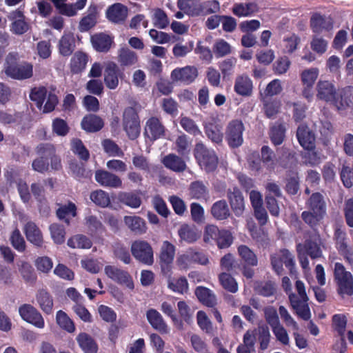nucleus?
I'll return each mask as SVG.
<instances>
[{
  "mask_svg": "<svg viewBox=\"0 0 353 353\" xmlns=\"http://www.w3.org/2000/svg\"><path fill=\"white\" fill-rule=\"evenodd\" d=\"M52 239L56 244L61 245L65 240V230L63 225L53 223L50 226Z\"/></svg>",
  "mask_w": 353,
  "mask_h": 353,
  "instance_id": "obj_53",
  "label": "nucleus"
},
{
  "mask_svg": "<svg viewBox=\"0 0 353 353\" xmlns=\"http://www.w3.org/2000/svg\"><path fill=\"white\" fill-rule=\"evenodd\" d=\"M119 199L121 203L132 208H137L141 204V197L133 192H121Z\"/></svg>",
  "mask_w": 353,
  "mask_h": 353,
  "instance_id": "obj_44",
  "label": "nucleus"
},
{
  "mask_svg": "<svg viewBox=\"0 0 353 353\" xmlns=\"http://www.w3.org/2000/svg\"><path fill=\"white\" fill-rule=\"evenodd\" d=\"M334 277L339 285V292L342 294L352 295L353 294V277L350 272L340 263L334 265Z\"/></svg>",
  "mask_w": 353,
  "mask_h": 353,
  "instance_id": "obj_9",
  "label": "nucleus"
},
{
  "mask_svg": "<svg viewBox=\"0 0 353 353\" xmlns=\"http://www.w3.org/2000/svg\"><path fill=\"white\" fill-rule=\"evenodd\" d=\"M296 137L300 145L306 150L315 149V137L305 125L299 126Z\"/></svg>",
  "mask_w": 353,
  "mask_h": 353,
  "instance_id": "obj_22",
  "label": "nucleus"
},
{
  "mask_svg": "<svg viewBox=\"0 0 353 353\" xmlns=\"http://www.w3.org/2000/svg\"><path fill=\"white\" fill-rule=\"evenodd\" d=\"M236 64V59L234 57H230L219 62V68L224 78L232 74Z\"/></svg>",
  "mask_w": 353,
  "mask_h": 353,
  "instance_id": "obj_59",
  "label": "nucleus"
},
{
  "mask_svg": "<svg viewBox=\"0 0 353 353\" xmlns=\"http://www.w3.org/2000/svg\"><path fill=\"white\" fill-rule=\"evenodd\" d=\"M23 230L28 241L39 248L43 245V239L41 231L34 222H27Z\"/></svg>",
  "mask_w": 353,
  "mask_h": 353,
  "instance_id": "obj_21",
  "label": "nucleus"
},
{
  "mask_svg": "<svg viewBox=\"0 0 353 353\" xmlns=\"http://www.w3.org/2000/svg\"><path fill=\"white\" fill-rule=\"evenodd\" d=\"M179 236L182 241H184L188 243H192L195 242L200 236L197 232L196 229L190 226L188 224H183L181 226L178 231Z\"/></svg>",
  "mask_w": 353,
  "mask_h": 353,
  "instance_id": "obj_39",
  "label": "nucleus"
},
{
  "mask_svg": "<svg viewBox=\"0 0 353 353\" xmlns=\"http://www.w3.org/2000/svg\"><path fill=\"white\" fill-rule=\"evenodd\" d=\"M317 99L333 104L338 110L353 106V95L348 91L337 92L335 85L327 80H319L316 86Z\"/></svg>",
  "mask_w": 353,
  "mask_h": 353,
  "instance_id": "obj_1",
  "label": "nucleus"
},
{
  "mask_svg": "<svg viewBox=\"0 0 353 353\" xmlns=\"http://www.w3.org/2000/svg\"><path fill=\"white\" fill-rule=\"evenodd\" d=\"M310 26L313 32L316 33H320L323 30H329L332 28L330 20L318 13H315L312 16Z\"/></svg>",
  "mask_w": 353,
  "mask_h": 353,
  "instance_id": "obj_36",
  "label": "nucleus"
},
{
  "mask_svg": "<svg viewBox=\"0 0 353 353\" xmlns=\"http://www.w3.org/2000/svg\"><path fill=\"white\" fill-rule=\"evenodd\" d=\"M76 340L84 353L97 352V344L90 334L81 332L77 335Z\"/></svg>",
  "mask_w": 353,
  "mask_h": 353,
  "instance_id": "obj_33",
  "label": "nucleus"
},
{
  "mask_svg": "<svg viewBox=\"0 0 353 353\" xmlns=\"http://www.w3.org/2000/svg\"><path fill=\"white\" fill-rule=\"evenodd\" d=\"M90 198L97 205L102 208H105L110 204L108 193L102 190L92 192Z\"/></svg>",
  "mask_w": 353,
  "mask_h": 353,
  "instance_id": "obj_49",
  "label": "nucleus"
},
{
  "mask_svg": "<svg viewBox=\"0 0 353 353\" xmlns=\"http://www.w3.org/2000/svg\"><path fill=\"white\" fill-rule=\"evenodd\" d=\"M143 134L146 138L154 141L165 136V128L159 118L151 117L145 123Z\"/></svg>",
  "mask_w": 353,
  "mask_h": 353,
  "instance_id": "obj_14",
  "label": "nucleus"
},
{
  "mask_svg": "<svg viewBox=\"0 0 353 353\" xmlns=\"http://www.w3.org/2000/svg\"><path fill=\"white\" fill-rule=\"evenodd\" d=\"M104 270L105 274L114 281L120 285H125L130 290L134 289L132 278L127 271L112 265H106Z\"/></svg>",
  "mask_w": 353,
  "mask_h": 353,
  "instance_id": "obj_13",
  "label": "nucleus"
},
{
  "mask_svg": "<svg viewBox=\"0 0 353 353\" xmlns=\"http://www.w3.org/2000/svg\"><path fill=\"white\" fill-rule=\"evenodd\" d=\"M10 241L12 247L19 252L26 250V241L20 230L16 228L11 233Z\"/></svg>",
  "mask_w": 353,
  "mask_h": 353,
  "instance_id": "obj_51",
  "label": "nucleus"
},
{
  "mask_svg": "<svg viewBox=\"0 0 353 353\" xmlns=\"http://www.w3.org/2000/svg\"><path fill=\"white\" fill-rule=\"evenodd\" d=\"M4 72L12 79L26 80L33 76V65L28 61L21 60L17 53L10 52L6 58Z\"/></svg>",
  "mask_w": 353,
  "mask_h": 353,
  "instance_id": "obj_3",
  "label": "nucleus"
},
{
  "mask_svg": "<svg viewBox=\"0 0 353 353\" xmlns=\"http://www.w3.org/2000/svg\"><path fill=\"white\" fill-rule=\"evenodd\" d=\"M75 48V38L73 34H63L58 43V50L60 54L63 57H69L73 53Z\"/></svg>",
  "mask_w": 353,
  "mask_h": 353,
  "instance_id": "obj_29",
  "label": "nucleus"
},
{
  "mask_svg": "<svg viewBox=\"0 0 353 353\" xmlns=\"http://www.w3.org/2000/svg\"><path fill=\"white\" fill-rule=\"evenodd\" d=\"M290 303L292 307L295 310L296 314L303 320H308L311 317V313L307 302L300 301L295 294H290Z\"/></svg>",
  "mask_w": 353,
  "mask_h": 353,
  "instance_id": "obj_32",
  "label": "nucleus"
},
{
  "mask_svg": "<svg viewBox=\"0 0 353 353\" xmlns=\"http://www.w3.org/2000/svg\"><path fill=\"white\" fill-rule=\"evenodd\" d=\"M198 76V70L195 66L188 65L183 68H176L171 72L170 77L174 82H181L189 85Z\"/></svg>",
  "mask_w": 353,
  "mask_h": 353,
  "instance_id": "obj_16",
  "label": "nucleus"
},
{
  "mask_svg": "<svg viewBox=\"0 0 353 353\" xmlns=\"http://www.w3.org/2000/svg\"><path fill=\"white\" fill-rule=\"evenodd\" d=\"M281 102L279 100H269L264 103V112L268 118H274L280 112Z\"/></svg>",
  "mask_w": 353,
  "mask_h": 353,
  "instance_id": "obj_60",
  "label": "nucleus"
},
{
  "mask_svg": "<svg viewBox=\"0 0 353 353\" xmlns=\"http://www.w3.org/2000/svg\"><path fill=\"white\" fill-rule=\"evenodd\" d=\"M189 191L190 197L197 200L205 199L208 195V188L202 181H196L192 182Z\"/></svg>",
  "mask_w": 353,
  "mask_h": 353,
  "instance_id": "obj_40",
  "label": "nucleus"
},
{
  "mask_svg": "<svg viewBox=\"0 0 353 353\" xmlns=\"http://www.w3.org/2000/svg\"><path fill=\"white\" fill-rule=\"evenodd\" d=\"M263 312L265 319L271 328L281 323L277 311L273 306L265 307Z\"/></svg>",
  "mask_w": 353,
  "mask_h": 353,
  "instance_id": "obj_64",
  "label": "nucleus"
},
{
  "mask_svg": "<svg viewBox=\"0 0 353 353\" xmlns=\"http://www.w3.org/2000/svg\"><path fill=\"white\" fill-rule=\"evenodd\" d=\"M271 263L273 269L278 274L283 272V264L289 268L290 274H293L295 272V261L293 255L287 250H281L279 252L272 256Z\"/></svg>",
  "mask_w": 353,
  "mask_h": 353,
  "instance_id": "obj_10",
  "label": "nucleus"
},
{
  "mask_svg": "<svg viewBox=\"0 0 353 353\" xmlns=\"http://www.w3.org/2000/svg\"><path fill=\"white\" fill-rule=\"evenodd\" d=\"M200 0H178L177 7L184 13L191 17L200 16Z\"/></svg>",
  "mask_w": 353,
  "mask_h": 353,
  "instance_id": "obj_35",
  "label": "nucleus"
},
{
  "mask_svg": "<svg viewBox=\"0 0 353 353\" xmlns=\"http://www.w3.org/2000/svg\"><path fill=\"white\" fill-rule=\"evenodd\" d=\"M117 61L122 70L125 68H135L139 61L137 54L128 47H123L118 51Z\"/></svg>",
  "mask_w": 353,
  "mask_h": 353,
  "instance_id": "obj_18",
  "label": "nucleus"
},
{
  "mask_svg": "<svg viewBox=\"0 0 353 353\" xmlns=\"http://www.w3.org/2000/svg\"><path fill=\"white\" fill-rule=\"evenodd\" d=\"M122 125L128 137L135 140L141 133L140 118L137 110L134 107H126L123 112Z\"/></svg>",
  "mask_w": 353,
  "mask_h": 353,
  "instance_id": "obj_6",
  "label": "nucleus"
},
{
  "mask_svg": "<svg viewBox=\"0 0 353 353\" xmlns=\"http://www.w3.org/2000/svg\"><path fill=\"white\" fill-rule=\"evenodd\" d=\"M221 286L227 291L234 293L238 290V285L235 279L228 273L222 272L219 276Z\"/></svg>",
  "mask_w": 353,
  "mask_h": 353,
  "instance_id": "obj_50",
  "label": "nucleus"
},
{
  "mask_svg": "<svg viewBox=\"0 0 353 353\" xmlns=\"http://www.w3.org/2000/svg\"><path fill=\"white\" fill-rule=\"evenodd\" d=\"M19 272L26 283H34L37 280V274L30 263L23 261L19 268Z\"/></svg>",
  "mask_w": 353,
  "mask_h": 353,
  "instance_id": "obj_52",
  "label": "nucleus"
},
{
  "mask_svg": "<svg viewBox=\"0 0 353 353\" xmlns=\"http://www.w3.org/2000/svg\"><path fill=\"white\" fill-rule=\"evenodd\" d=\"M71 150L78 156L79 159L83 161H88L89 160L90 152L80 139L76 138L72 140Z\"/></svg>",
  "mask_w": 353,
  "mask_h": 353,
  "instance_id": "obj_41",
  "label": "nucleus"
},
{
  "mask_svg": "<svg viewBox=\"0 0 353 353\" xmlns=\"http://www.w3.org/2000/svg\"><path fill=\"white\" fill-rule=\"evenodd\" d=\"M213 51L216 58H221L230 54L231 47L227 41L220 39L214 44Z\"/></svg>",
  "mask_w": 353,
  "mask_h": 353,
  "instance_id": "obj_63",
  "label": "nucleus"
},
{
  "mask_svg": "<svg viewBox=\"0 0 353 353\" xmlns=\"http://www.w3.org/2000/svg\"><path fill=\"white\" fill-rule=\"evenodd\" d=\"M194 156L199 165L207 172L216 170L218 165V157L213 150L208 149L202 143L196 144Z\"/></svg>",
  "mask_w": 353,
  "mask_h": 353,
  "instance_id": "obj_7",
  "label": "nucleus"
},
{
  "mask_svg": "<svg viewBox=\"0 0 353 353\" xmlns=\"http://www.w3.org/2000/svg\"><path fill=\"white\" fill-rule=\"evenodd\" d=\"M132 256L139 262L148 265L154 263V252L151 245L144 240H136L131 245Z\"/></svg>",
  "mask_w": 353,
  "mask_h": 353,
  "instance_id": "obj_8",
  "label": "nucleus"
},
{
  "mask_svg": "<svg viewBox=\"0 0 353 353\" xmlns=\"http://www.w3.org/2000/svg\"><path fill=\"white\" fill-rule=\"evenodd\" d=\"M48 94L47 88L44 86L39 88H34L31 90L30 93V99L35 103L36 106L39 109H41L43 102L46 99Z\"/></svg>",
  "mask_w": 353,
  "mask_h": 353,
  "instance_id": "obj_45",
  "label": "nucleus"
},
{
  "mask_svg": "<svg viewBox=\"0 0 353 353\" xmlns=\"http://www.w3.org/2000/svg\"><path fill=\"white\" fill-rule=\"evenodd\" d=\"M175 254V247L168 241H163L160 251V265L163 270L169 269Z\"/></svg>",
  "mask_w": 353,
  "mask_h": 353,
  "instance_id": "obj_20",
  "label": "nucleus"
},
{
  "mask_svg": "<svg viewBox=\"0 0 353 353\" xmlns=\"http://www.w3.org/2000/svg\"><path fill=\"white\" fill-rule=\"evenodd\" d=\"M35 152L39 157L32 163V168L34 171L45 173L49 170L50 165L54 171L62 169L61 158L56 154V149L52 144L40 143L36 147Z\"/></svg>",
  "mask_w": 353,
  "mask_h": 353,
  "instance_id": "obj_2",
  "label": "nucleus"
},
{
  "mask_svg": "<svg viewBox=\"0 0 353 353\" xmlns=\"http://www.w3.org/2000/svg\"><path fill=\"white\" fill-rule=\"evenodd\" d=\"M194 293L199 301L203 305L213 307L216 304V296L209 288L203 286H198L195 289Z\"/></svg>",
  "mask_w": 353,
  "mask_h": 353,
  "instance_id": "obj_34",
  "label": "nucleus"
},
{
  "mask_svg": "<svg viewBox=\"0 0 353 353\" xmlns=\"http://www.w3.org/2000/svg\"><path fill=\"white\" fill-rule=\"evenodd\" d=\"M210 212L213 219L219 221H225L231 215L229 205L224 199L214 202L212 205Z\"/></svg>",
  "mask_w": 353,
  "mask_h": 353,
  "instance_id": "obj_23",
  "label": "nucleus"
},
{
  "mask_svg": "<svg viewBox=\"0 0 353 353\" xmlns=\"http://www.w3.org/2000/svg\"><path fill=\"white\" fill-rule=\"evenodd\" d=\"M285 126L283 123H276L271 129L270 137L274 145H281L285 138Z\"/></svg>",
  "mask_w": 353,
  "mask_h": 353,
  "instance_id": "obj_54",
  "label": "nucleus"
},
{
  "mask_svg": "<svg viewBox=\"0 0 353 353\" xmlns=\"http://www.w3.org/2000/svg\"><path fill=\"white\" fill-rule=\"evenodd\" d=\"M101 144L105 152L109 156L123 157L124 154L120 147L112 139H104Z\"/></svg>",
  "mask_w": 353,
  "mask_h": 353,
  "instance_id": "obj_56",
  "label": "nucleus"
},
{
  "mask_svg": "<svg viewBox=\"0 0 353 353\" xmlns=\"http://www.w3.org/2000/svg\"><path fill=\"white\" fill-rule=\"evenodd\" d=\"M87 0H78L75 3H65L61 14L68 17H73L77 14V11L82 10L86 5Z\"/></svg>",
  "mask_w": 353,
  "mask_h": 353,
  "instance_id": "obj_57",
  "label": "nucleus"
},
{
  "mask_svg": "<svg viewBox=\"0 0 353 353\" xmlns=\"http://www.w3.org/2000/svg\"><path fill=\"white\" fill-rule=\"evenodd\" d=\"M228 198L235 214L241 215L243 213V194L241 191L237 187L229 188Z\"/></svg>",
  "mask_w": 353,
  "mask_h": 353,
  "instance_id": "obj_30",
  "label": "nucleus"
},
{
  "mask_svg": "<svg viewBox=\"0 0 353 353\" xmlns=\"http://www.w3.org/2000/svg\"><path fill=\"white\" fill-rule=\"evenodd\" d=\"M226 139L230 147L238 148L243 143V122L241 120L231 121L227 127Z\"/></svg>",
  "mask_w": 353,
  "mask_h": 353,
  "instance_id": "obj_12",
  "label": "nucleus"
},
{
  "mask_svg": "<svg viewBox=\"0 0 353 353\" xmlns=\"http://www.w3.org/2000/svg\"><path fill=\"white\" fill-rule=\"evenodd\" d=\"M19 312L21 318L26 322L38 328L44 327V319L41 313L34 306L30 304H23L19 307Z\"/></svg>",
  "mask_w": 353,
  "mask_h": 353,
  "instance_id": "obj_15",
  "label": "nucleus"
},
{
  "mask_svg": "<svg viewBox=\"0 0 353 353\" xmlns=\"http://www.w3.org/2000/svg\"><path fill=\"white\" fill-rule=\"evenodd\" d=\"M81 126L87 132H97L103 128L104 122L99 116L89 114L82 119Z\"/></svg>",
  "mask_w": 353,
  "mask_h": 353,
  "instance_id": "obj_26",
  "label": "nucleus"
},
{
  "mask_svg": "<svg viewBox=\"0 0 353 353\" xmlns=\"http://www.w3.org/2000/svg\"><path fill=\"white\" fill-rule=\"evenodd\" d=\"M314 128L316 131L319 132L321 135L325 138L330 137L333 133V128L331 123L327 120L319 119L314 123Z\"/></svg>",
  "mask_w": 353,
  "mask_h": 353,
  "instance_id": "obj_58",
  "label": "nucleus"
},
{
  "mask_svg": "<svg viewBox=\"0 0 353 353\" xmlns=\"http://www.w3.org/2000/svg\"><path fill=\"white\" fill-rule=\"evenodd\" d=\"M57 215L59 219L65 220L69 224L70 220L67 216L71 215L74 217L77 215L76 205L69 201L68 204L61 205L57 210Z\"/></svg>",
  "mask_w": 353,
  "mask_h": 353,
  "instance_id": "obj_46",
  "label": "nucleus"
},
{
  "mask_svg": "<svg viewBox=\"0 0 353 353\" xmlns=\"http://www.w3.org/2000/svg\"><path fill=\"white\" fill-rule=\"evenodd\" d=\"M56 320L57 324L63 330L69 333H72L75 330V325L74 322L70 319L67 314L62 311L59 310L57 312Z\"/></svg>",
  "mask_w": 353,
  "mask_h": 353,
  "instance_id": "obj_47",
  "label": "nucleus"
},
{
  "mask_svg": "<svg viewBox=\"0 0 353 353\" xmlns=\"http://www.w3.org/2000/svg\"><path fill=\"white\" fill-rule=\"evenodd\" d=\"M319 74V70L316 68L305 69L300 74L301 83L303 86L313 87Z\"/></svg>",
  "mask_w": 353,
  "mask_h": 353,
  "instance_id": "obj_43",
  "label": "nucleus"
},
{
  "mask_svg": "<svg viewBox=\"0 0 353 353\" xmlns=\"http://www.w3.org/2000/svg\"><path fill=\"white\" fill-rule=\"evenodd\" d=\"M88 56L85 52L77 51L72 57L70 63V71L72 74L82 72L88 62Z\"/></svg>",
  "mask_w": 353,
  "mask_h": 353,
  "instance_id": "obj_31",
  "label": "nucleus"
},
{
  "mask_svg": "<svg viewBox=\"0 0 353 353\" xmlns=\"http://www.w3.org/2000/svg\"><path fill=\"white\" fill-rule=\"evenodd\" d=\"M180 125L188 133L196 136L201 132L194 121L188 117H183L180 119Z\"/></svg>",
  "mask_w": 353,
  "mask_h": 353,
  "instance_id": "obj_61",
  "label": "nucleus"
},
{
  "mask_svg": "<svg viewBox=\"0 0 353 353\" xmlns=\"http://www.w3.org/2000/svg\"><path fill=\"white\" fill-rule=\"evenodd\" d=\"M93 47L98 52H108L112 44L110 37L105 33L96 34L91 37Z\"/></svg>",
  "mask_w": 353,
  "mask_h": 353,
  "instance_id": "obj_37",
  "label": "nucleus"
},
{
  "mask_svg": "<svg viewBox=\"0 0 353 353\" xmlns=\"http://www.w3.org/2000/svg\"><path fill=\"white\" fill-rule=\"evenodd\" d=\"M94 178L96 181L103 187L117 189L122 186L121 178L106 170H97L95 172Z\"/></svg>",
  "mask_w": 353,
  "mask_h": 353,
  "instance_id": "obj_17",
  "label": "nucleus"
},
{
  "mask_svg": "<svg viewBox=\"0 0 353 353\" xmlns=\"http://www.w3.org/2000/svg\"><path fill=\"white\" fill-rule=\"evenodd\" d=\"M272 332L276 339L283 345H289L290 343V336L286 328L281 324L272 327Z\"/></svg>",
  "mask_w": 353,
  "mask_h": 353,
  "instance_id": "obj_55",
  "label": "nucleus"
},
{
  "mask_svg": "<svg viewBox=\"0 0 353 353\" xmlns=\"http://www.w3.org/2000/svg\"><path fill=\"white\" fill-rule=\"evenodd\" d=\"M168 288L174 292L184 294L188 290V280L185 276L179 279H172L168 281Z\"/></svg>",
  "mask_w": 353,
  "mask_h": 353,
  "instance_id": "obj_48",
  "label": "nucleus"
},
{
  "mask_svg": "<svg viewBox=\"0 0 353 353\" xmlns=\"http://www.w3.org/2000/svg\"><path fill=\"white\" fill-rule=\"evenodd\" d=\"M257 334H259L261 348L262 350L268 348L270 340V332L268 326L261 325L258 330L247 331L244 335V353H255L254 343Z\"/></svg>",
  "mask_w": 353,
  "mask_h": 353,
  "instance_id": "obj_5",
  "label": "nucleus"
},
{
  "mask_svg": "<svg viewBox=\"0 0 353 353\" xmlns=\"http://www.w3.org/2000/svg\"><path fill=\"white\" fill-rule=\"evenodd\" d=\"M104 83L110 90H114L119 85V79L125 78L123 70L114 62H109L104 70Z\"/></svg>",
  "mask_w": 353,
  "mask_h": 353,
  "instance_id": "obj_11",
  "label": "nucleus"
},
{
  "mask_svg": "<svg viewBox=\"0 0 353 353\" xmlns=\"http://www.w3.org/2000/svg\"><path fill=\"white\" fill-rule=\"evenodd\" d=\"M308 211H304L302 219L304 221L312 225H316L322 220L326 213V204L323 196L319 193H314L307 201Z\"/></svg>",
  "mask_w": 353,
  "mask_h": 353,
  "instance_id": "obj_4",
  "label": "nucleus"
},
{
  "mask_svg": "<svg viewBox=\"0 0 353 353\" xmlns=\"http://www.w3.org/2000/svg\"><path fill=\"white\" fill-rule=\"evenodd\" d=\"M107 19L114 23H123L128 15L127 7L120 3H116L108 7L106 10Z\"/></svg>",
  "mask_w": 353,
  "mask_h": 353,
  "instance_id": "obj_19",
  "label": "nucleus"
},
{
  "mask_svg": "<svg viewBox=\"0 0 353 353\" xmlns=\"http://www.w3.org/2000/svg\"><path fill=\"white\" fill-rule=\"evenodd\" d=\"M279 312L283 321L287 327L291 328L293 332L299 330V324L284 306L281 305L279 308Z\"/></svg>",
  "mask_w": 353,
  "mask_h": 353,
  "instance_id": "obj_62",
  "label": "nucleus"
},
{
  "mask_svg": "<svg viewBox=\"0 0 353 353\" xmlns=\"http://www.w3.org/2000/svg\"><path fill=\"white\" fill-rule=\"evenodd\" d=\"M123 221L128 229L134 234L142 235L146 233L148 227L145 221L138 216H125Z\"/></svg>",
  "mask_w": 353,
  "mask_h": 353,
  "instance_id": "obj_24",
  "label": "nucleus"
},
{
  "mask_svg": "<svg viewBox=\"0 0 353 353\" xmlns=\"http://www.w3.org/2000/svg\"><path fill=\"white\" fill-rule=\"evenodd\" d=\"M162 163L166 168L179 173L184 172L187 168L185 161L174 154L165 156L162 159Z\"/></svg>",
  "mask_w": 353,
  "mask_h": 353,
  "instance_id": "obj_28",
  "label": "nucleus"
},
{
  "mask_svg": "<svg viewBox=\"0 0 353 353\" xmlns=\"http://www.w3.org/2000/svg\"><path fill=\"white\" fill-rule=\"evenodd\" d=\"M146 318L152 328L161 334L168 332V325L161 314L155 309H149L146 312Z\"/></svg>",
  "mask_w": 353,
  "mask_h": 353,
  "instance_id": "obj_25",
  "label": "nucleus"
},
{
  "mask_svg": "<svg viewBox=\"0 0 353 353\" xmlns=\"http://www.w3.org/2000/svg\"><path fill=\"white\" fill-rule=\"evenodd\" d=\"M89 13L83 17L80 22L79 28L81 32H87L92 28L97 23V7L90 6L88 9Z\"/></svg>",
  "mask_w": 353,
  "mask_h": 353,
  "instance_id": "obj_38",
  "label": "nucleus"
},
{
  "mask_svg": "<svg viewBox=\"0 0 353 353\" xmlns=\"http://www.w3.org/2000/svg\"><path fill=\"white\" fill-rule=\"evenodd\" d=\"M36 301L40 309L46 314H50L53 311V297L46 290H39L36 294Z\"/></svg>",
  "mask_w": 353,
  "mask_h": 353,
  "instance_id": "obj_27",
  "label": "nucleus"
},
{
  "mask_svg": "<svg viewBox=\"0 0 353 353\" xmlns=\"http://www.w3.org/2000/svg\"><path fill=\"white\" fill-rule=\"evenodd\" d=\"M67 244L71 248L89 249L92 247V243L86 236L77 234L70 238Z\"/></svg>",
  "mask_w": 353,
  "mask_h": 353,
  "instance_id": "obj_42",
  "label": "nucleus"
}]
</instances>
